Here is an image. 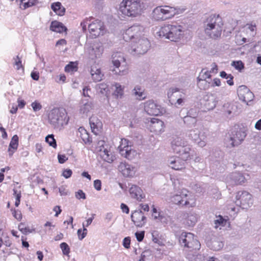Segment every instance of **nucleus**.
<instances>
[{"label":"nucleus","mask_w":261,"mask_h":261,"mask_svg":"<svg viewBox=\"0 0 261 261\" xmlns=\"http://www.w3.org/2000/svg\"><path fill=\"white\" fill-rule=\"evenodd\" d=\"M145 8L141 0H123L120 4L119 11L124 15L136 17Z\"/></svg>","instance_id":"nucleus-3"},{"label":"nucleus","mask_w":261,"mask_h":261,"mask_svg":"<svg viewBox=\"0 0 261 261\" xmlns=\"http://www.w3.org/2000/svg\"><path fill=\"white\" fill-rule=\"evenodd\" d=\"M191 149L187 144L186 145L182 148L180 149L179 152H176L178 154L182 159L188 160L190 158V151Z\"/></svg>","instance_id":"nucleus-35"},{"label":"nucleus","mask_w":261,"mask_h":261,"mask_svg":"<svg viewBox=\"0 0 261 261\" xmlns=\"http://www.w3.org/2000/svg\"><path fill=\"white\" fill-rule=\"evenodd\" d=\"M223 112L224 114L227 117L235 115V106L229 103H225L223 105Z\"/></svg>","instance_id":"nucleus-36"},{"label":"nucleus","mask_w":261,"mask_h":261,"mask_svg":"<svg viewBox=\"0 0 261 261\" xmlns=\"http://www.w3.org/2000/svg\"><path fill=\"white\" fill-rule=\"evenodd\" d=\"M75 197L78 199H86V195L81 190H79L77 192L75 193Z\"/></svg>","instance_id":"nucleus-62"},{"label":"nucleus","mask_w":261,"mask_h":261,"mask_svg":"<svg viewBox=\"0 0 261 261\" xmlns=\"http://www.w3.org/2000/svg\"><path fill=\"white\" fill-rule=\"evenodd\" d=\"M197 120L195 117H192L191 116H186L184 118V122L185 123L187 124H190L191 123L192 124H195L196 123Z\"/></svg>","instance_id":"nucleus-58"},{"label":"nucleus","mask_w":261,"mask_h":261,"mask_svg":"<svg viewBox=\"0 0 261 261\" xmlns=\"http://www.w3.org/2000/svg\"><path fill=\"white\" fill-rule=\"evenodd\" d=\"M208 246L210 249L215 251H218L221 250L224 246V243L223 241L217 239H213L208 243Z\"/></svg>","instance_id":"nucleus-33"},{"label":"nucleus","mask_w":261,"mask_h":261,"mask_svg":"<svg viewBox=\"0 0 261 261\" xmlns=\"http://www.w3.org/2000/svg\"><path fill=\"white\" fill-rule=\"evenodd\" d=\"M16 2L22 10L32 7L37 3V0H16Z\"/></svg>","instance_id":"nucleus-34"},{"label":"nucleus","mask_w":261,"mask_h":261,"mask_svg":"<svg viewBox=\"0 0 261 261\" xmlns=\"http://www.w3.org/2000/svg\"><path fill=\"white\" fill-rule=\"evenodd\" d=\"M114 86L115 88V89L114 91V95L117 99H120L122 98L124 95V86H122L118 83H115Z\"/></svg>","instance_id":"nucleus-37"},{"label":"nucleus","mask_w":261,"mask_h":261,"mask_svg":"<svg viewBox=\"0 0 261 261\" xmlns=\"http://www.w3.org/2000/svg\"><path fill=\"white\" fill-rule=\"evenodd\" d=\"M48 121L52 126L60 130L64 125L67 124L69 118L66 110L63 108H55L50 111L48 114Z\"/></svg>","instance_id":"nucleus-5"},{"label":"nucleus","mask_w":261,"mask_h":261,"mask_svg":"<svg viewBox=\"0 0 261 261\" xmlns=\"http://www.w3.org/2000/svg\"><path fill=\"white\" fill-rule=\"evenodd\" d=\"M14 195H15L16 197V201L15 202V205L16 206H18L20 204V198H21V193H17V191L15 189L13 190Z\"/></svg>","instance_id":"nucleus-61"},{"label":"nucleus","mask_w":261,"mask_h":261,"mask_svg":"<svg viewBox=\"0 0 261 261\" xmlns=\"http://www.w3.org/2000/svg\"><path fill=\"white\" fill-rule=\"evenodd\" d=\"M96 91L98 93L102 95L106 96L109 91L108 85L104 83L97 84L95 87Z\"/></svg>","instance_id":"nucleus-40"},{"label":"nucleus","mask_w":261,"mask_h":261,"mask_svg":"<svg viewBox=\"0 0 261 261\" xmlns=\"http://www.w3.org/2000/svg\"><path fill=\"white\" fill-rule=\"evenodd\" d=\"M150 46V43L146 37L136 38L132 41L129 51L133 55H143L147 52Z\"/></svg>","instance_id":"nucleus-7"},{"label":"nucleus","mask_w":261,"mask_h":261,"mask_svg":"<svg viewBox=\"0 0 261 261\" xmlns=\"http://www.w3.org/2000/svg\"><path fill=\"white\" fill-rule=\"evenodd\" d=\"M98 144L99 146L97 147L96 149L97 151L99 152L100 156L102 158L103 155L105 154H107L110 152V150L108 149L107 148H106L104 146V142L102 141H99L98 142Z\"/></svg>","instance_id":"nucleus-46"},{"label":"nucleus","mask_w":261,"mask_h":261,"mask_svg":"<svg viewBox=\"0 0 261 261\" xmlns=\"http://www.w3.org/2000/svg\"><path fill=\"white\" fill-rule=\"evenodd\" d=\"M231 65L237 70H241L244 68V64L241 61H233L231 63Z\"/></svg>","instance_id":"nucleus-57"},{"label":"nucleus","mask_w":261,"mask_h":261,"mask_svg":"<svg viewBox=\"0 0 261 261\" xmlns=\"http://www.w3.org/2000/svg\"><path fill=\"white\" fill-rule=\"evenodd\" d=\"M89 123L92 132L95 135L99 133L101 127V122L95 116H92L89 119Z\"/></svg>","instance_id":"nucleus-25"},{"label":"nucleus","mask_w":261,"mask_h":261,"mask_svg":"<svg viewBox=\"0 0 261 261\" xmlns=\"http://www.w3.org/2000/svg\"><path fill=\"white\" fill-rule=\"evenodd\" d=\"M176 9L167 5L155 7L152 13V17L156 20H165L176 15Z\"/></svg>","instance_id":"nucleus-8"},{"label":"nucleus","mask_w":261,"mask_h":261,"mask_svg":"<svg viewBox=\"0 0 261 261\" xmlns=\"http://www.w3.org/2000/svg\"><path fill=\"white\" fill-rule=\"evenodd\" d=\"M225 144L226 147L229 148L238 146L237 144H236L234 141L232 139V138L230 134H228V135L226 136L225 138Z\"/></svg>","instance_id":"nucleus-48"},{"label":"nucleus","mask_w":261,"mask_h":261,"mask_svg":"<svg viewBox=\"0 0 261 261\" xmlns=\"http://www.w3.org/2000/svg\"><path fill=\"white\" fill-rule=\"evenodd\" d=\"M79 130L81 134L80 137L85 143H90L92 142L91 138H90L89 135L86 129L83 127H81Z\"/></svg>","instance_id":"nucleus-44"},{"label":"nucleus","mask_w":261,"mask_h":261,"mask_svg":"<svg viewBox=\"0 0 261 261\" xmlns=\"http://www.w3.org/2000/svg\"><path fill=\"white\" fill-rule=\"evenodd\" d=\"M237 93L239 99L248 105L249 102L252 101L254 95L250 90L245 85L239 87L237 89Z\"/></svg>","instance_id":"nucleus-15"},{"label":"nucleus","mask_w":261,"mask_h":261,"mask_svg":"<svg viewBox=\"0 0 261 261\" xmlns=\"http://www.w3.org/2000/svg\"><path fill=\"white\" fill-rule=\"evenodd\" d=\"M129 192L130 196L138 201H142L145 198V195L142 189L137 185H132Z\"/></svg>","instance_id":"nucleus-22"},{"label":"nucleus","mask_w":261,"mask_h":261,"mask_svg":"<svg viewBox=\"0 0 261 261\" xmlns=\"http://www.w3.org/2000/svg\"><path fill=\"white\" fill-rule=\"evenodd\" d=\"M223 25L222 18L218 15H211L204 22L205 33L211 38H218L221 35Z\"/></svg>","instance_id":"nucleus-2"},{"label":"nucleus","mask_w":261,"mask_h":261,"mask_svg":"<svg viewBox=\"0 0 261 261\" xmlns=\"http://www.w3.org/2000/svg\"><path fill=\"white\" fill-rule=\"evenodd\" d=\"M230 135L232 137V139L234 141L236 144H237V145L240 144L246 137L245 133L241 129L233 130L231 132Z\"/></svg>","instance_id":"nucleus-26"},{"label":"nucleus","mask_w":261,"mask_h":261,"mask_svg":"<svg viewBox=\"0 0 261 261\" xmlns=\"http://www.w3.org/2000/svg\"><path fill=\"white\" fill-rule=\"evenodd\" d=\"M229 182L231 185H242L250 179L247 173L242 174L240 172H234L230 175Z\"/></svg>","instance_id":"nucleus-18"},{"label":"nucleus","mask_w":261,"mask_h":261,"mask_svg":"<svg viewBox=\"0 0 261 261\" xmlns=\"http://www.w3.org/2000/svg\"><path fill=\"white\" fill-rule=\"evenodd\" d=\"M198 220V216L196 213H190L187 214L186 217V224L189 226H193Z\"/></svg>","instance_id":"nucleus-39"},{"label":"nucleus","mask_w":261,"mask_h":261,"mask_svg":"<svg viewBox=\"0 0 261 261\" xmlns=\"http://www.w3.org/2000/svg\"><path fill=\"white\" fill-rule=\"evenodd\" d=\"M45 141L54 148H57V143L53 135H48L45 137Z\"/></svg>","instance_id":"nucleus-49"},{"label":"nucleus","mask_w":261,"mask_h":261,"mask_svg":"<svg viewBox=\"0 0 261 261\" xmlns=\"http://www.w3.org/2000/svg\"><path fill=\"white\" fill-rule=\"evenodd\" d=\"M112 63L116 68H119L121 64L125 66L126 63L125 58L122 53L116 52L112 55Z\"/></svg>","instance_id":"nucleus-24"},{"label":"nucleus","mask_w":261,"mask_h":261,"mask_svg":"<svg viewBox=\"0 0 261 261\" xmlns=\"http://www.w3.org/2000/svg\"><path fill=\"white\" fill-rule=\"evenodd\" d=\"M31 106L34 112L39 111L42 109L41 105L37 101H35L34 102H32Z\"/></svg>","instance_id":"nucleus-59"},{"label":"nucleus","mask_w":261,"mask_h":261,"mask_svg":"<svg viewBox=\"0 0 261 261\" xmlns=\"http://www.w3.org/2000/svg\"><path fill=\"white\" fill-rule=\"evenodd\" d=\"M208 134V130L202 126L190 129L187 133V136L200 147L206 145Z\"/></svg>","instance_id":"nucleus-6"},{"label":"nucleus","mask_w":261,"mask_h":261,"mask_svg":"<svg viewBox=\"0 0 261 261\" xmlns=\"http://www.w3.org/2000/svg\"><path fill=\"white\" fill-rule=\"evenodd\" d=\"M179 242L181 246L191 250H199L200 248V243L191 232H182L179 237Z\"/></svg>","instance_id":"nucleus-9"},{"label":"nucleus","mask_w":261,"mask_h":261,"mask_svg":"<svg viewBox=\"0 0 261 261\" xmlns=\"http://www.w3.org/2000/svg\"><path fill=\"white\" fill-rule=\"evenodd\" d=\"M197 86L201 90H207L211 87V82L207 80H197Z\"/></svg>","instance_id":"nucleus-45"},{"label":"nucleus","mask_w":261,"mask_h":261,"mask_svg":"<svg viewBox=\"0 0 261 261\" xmlns=\"http://www.w3.org/2000/svg\"><path fill=\"white\" fill-rule=\"evenodd\" d=\"M245 29L246 30L247 32L250 31V35L253 36L255 34L256 25L255 24L253 25L252 24H247L245 26Z\"/></svg>","instance_id":"nucleus-53"},{"label":"nucleus","mask_w":261,"mask_h":261,"mask_svg":"<svg viewBox=\"0 0 261 261\" xmlns=\"http://www.w3.org/2000/svg\"><path fill=\"white\" fill-rule=\"evenodd\" d=\"M18 229L23 233L24 234H27L29 233H31L33 231H35L34 229H31L28 226H26L25 225V224L24 223H20L18 226Z\"/></svg>","instance_id":"nucleus-47"},{"label":"nucleus","mask_w":261,"mask_h":261,"mask_svg":"<svg viewBox=\"0 0 261 261\" xmlns=\"http://www.w3.org/2000/svg\"><path fill=\"white\" fill-rule=\"evenodd\" d=\"M187 258L190 261H205V257L201 254L189 253L187 255Z\"/></svg>","instance_id":"nucleus-42"},{"label":"nucleus","mask_w":261,"mask_h":261,"mask_svg":"<svg viewBox=\"0 0 261 261\" xmlns=\"http://www.w3.org/2000/svg\"><path fill=\"white\" fill-rule=\"evenodd\" d=\"M182 94L177 88H171L167 92V96L170 102H174L178 97H182Z\"/></svg>","instance_id":"nucleus-29"},{"label":"nucleus","mask_w":261,"mask_h":261,"mask_svg":"<svg viewBox=\"0 0 261 261\" xmlns=\"http://www.w3.org/2000/svg\"><path fill=\"white\" fill-rule=\"evenodd\" d=\"M90 73L92 79L96 82L101 81L103 76V74L101 71L100 68L96 65L92 66Z\"/></svg>","instance_id":"nucleus-27"},{"label":"nucleus","mask_w":261,"mask_h":261,"mask_svg":"<svg viewBox=\"0 0 261 261\" xmlns=\"http://www.w3.org/2000/svg\"><path fill=\"white\" fill-rule=\"evenodd\" d=\"M116 69H114L113 71L114 73L116 75L119 76H123L128 74V67L127 64V63H125V66H123L122 64H121L119 66V68H116Z\"/></svg>","instance_id":"nucleus-41"},{"label":"nucleus","mask_w":261,"mask_h":261,"mask_svg":"<svg viewBox=\"0 0 261 261\" xmlns=\"http://www.w3.org/2000/svg\"><path fill=\"white\" fill-rule=\"evenodd\" d=\"M132 95L139 100H142L146 98L144 90L139 86H136L132 90Z\"/></svg>","instance_id":"nucleus-31"},{"label":"nucleus","mask_w":261,"mask_h":261,"mask_svg":"<svg viewBox=\"0 0 261 261\" xmlns=\"http://www.w3.org/2000/svg\"><path fill=\"white\" fill-rule=\"evenodd\" d=\"M144 111L150 115H160L164 112L161 106L152 99L148 100L144 103Z\"/></svg>","instance_id":"nucleus-14"},{"label":"nucleus","mask_w":261,"mask_h":261,"mask_svg":"<svg viewBox=\"0 0 261 261\" xmlns=\"http://www.w3.org/2000/svg\"><path fill=\"white\" fill-rule=\"evenodd\" d=\"M214 222L215 224V227L217 228L219 226H225L227 223V221L223 219L222 216H220L214 221Z\"/></svg>","instance_id":"nucleus-52"},{"label":"nucleus","mask_w":261,"mask_h":261,"mask_svg":"<svg viewBox=\"0 0 261 261\" xmlns=\"http://www.w3.org/2000/svg\"><path fill=\"white\" fill-rule=\"evenodd\" d=\"M87 51L90 59L93 60L100 58L103 51V47L100 42L94 44L92 46L88 48Z\"/></svg>","instance_id":"nucleus-20"},{"label":"nucleus","mask_w":261,"mask_h":261,"mask_svg":"<svg viewBox=\"0 0 261 261\" xmlns=\"http://www.w3.org/2000/svg\"><path fill=\"white\" fill-rule=\"evenodd\" d=\"M236 205L240 206L243 209H247L253 204V200L251 195L246 191H239L236 196Z\"/></svg>","instance_id":"nucleus-10"},{"label":"nucleus","mask_w":261,"mask_h":261,"mask_svg":"<svg viewBox=\"0 0 261 261\" xmlns=\"http://www.w3.org/2000/svg\"><path fill=\"white\" fill-rule=\"evenodd\" d=\"M77 70V67L75 63L70 62L65 67V71L67 72L73 73Z\"/></svg>","instance_id":"nucleus-51"},{"label":"nucleus","mask_w":261,"mask_h":261,"mask_svg":"<svg viewBox=\"0 0 261 261\" xmlns=\"http://www.w3.org/2000/svg\"><path fill=\"white\" fill-rule=\"evenodd\" d=\"M221 85V81L218 78L213 79L212 83H211V87H215L216 86L219 87Z\"/></svg>","instance_id":"nucleus-63"},{"label":"nucleus","mask_w":261,"mask_h":261,"mask_svg":"<svg viewBox=\"0 0 261 261\" xmlns=\"http://www.w3.org/2000/svg\"><path fill=\"white\" fill-rule=\"evenodd\" d=\"M14 65L16 66V69L19 70L21 67H22L21 60L18 56H16L14 58Z\"/></svg>","instance_id":"nucleus-60"},{"label":"nucleus","mask_w":261,"mask_h":261,"mask_svg":"<svg viewBox=\"0 0 261 261\" xmlns=\"http://www.w3.org/2000/svg\"><path fill=\"white\" fill-rule=\"evenodd\" d=\"M93 108V105L92 102L90 101L85 102L82 101L80 106L79 112L82 115L87 116Z\"/></svg>","instance_id":"nucleus-28"},{"label":"nucleus","mask_w":261,"mask_h":261,"mask_svg":"<svg viewBox=\"0 0 261 261\" xmlns=\"http://www.w3.org/2000/svg\"><path fill=\"white\" fill-rule=\"evenodd\" d=\"M157 34L160 37L176 42L183 36V27L177 24H165L160 29Z\"/></svg>","instance_id":"nucleus-4"},{"label":"nucleus","mask_w":261,"mask_h":261,"mask_svg":"<svg viewBox=\"0 0 261 261\" xmlns=\"http://www.w3.org/2000/svg\"><path fill=\"white\" fill-rule=\"evenodd\" d=\"M179 156H172L169 158L168 164L169 167L176 170H180L184 169L186 166V161Z\"/></svg>","instance_id":"nucleus-19"},{"label":"nucleus","mask_w":261,"mask_h":261,"mask_svg":"<svg viewBox=\"0 0 261 261\" xmlns=\"http://www.w3.org/2000/svg\"><path fill=\"white\" fill-rule=\"evenodd\" d=\"M58 159L60 164H63L68 160V158L65 154H59L58 155Z\"/></svg>","instance_id":"nucleus-64"},{"label":"nucleus","mask_w":261,"mask_h":261,"mask_svg":"<svg viewBox=\"0 0 261 261\" xmlns=\"http://www.w3.org/2000/svg\"><path fill=\"white\" fill-rule=\"evenodd\" d=\"M169 200L173 204L187 208L194 207L196 201L194 195L185 189L172 193Z\"/></svg>","instance_id":"nucleus-1"},{"label":"nucleus","mask_w":261,"mask_h":261,"mask_svg":"<svg viewBox=\"0 0 261 261\" xmlns=\"http://www.w3.org/2000/svg\"><path fill=\"white\" fill-rule=\"evenodd\" d=\"M187 144V142L180 137L174 138L171 143L172 149L174 153L179 152L180 149Z\"/></svg>","instance_id":"nucleus-23"},{"label":"nucleus","mask_w":261,"mask_h":261,"mask_svg":"<svg viewBox=\"0 0 261 261\" xmlns=\"http://www.w3.org/2000/svg\"><path fill=\"white\" fill-rule=\"evenodd\" d=\"M118 149L121 155L128 160L133 159L137 154L136 151L132 148L130 142L126 139H121Z\"/></svg>","instance_id":"nucleus-12"},{"label":"nucleus","mask_w":261,"mask_h":261,"mask_svg":"<svg viewBox=\"0 0 261 261\" xmlns=\"http://www.w3.org/2000/svg\"><path fill=\"white\" fill-rule=\"evenodd\" d=\"M89 32L92 37L96 38L103 35L106 31L103 23L96 19L89 24Z\"/></svg>","instance_id":"nucleus-13"},{"label":"nucleus","mask_w":261,"mask_h":261,"mask_svg":"<svg viewBox=\"0 0 261 261\" xmlns=\"http://www.w3.org/2000/svg\"><path fill=\"white\" fill-rule=\"evenodd\" d=\"M102 159L107 162L111 163L114 160L115 156L113 155L112 152L110 150L109 153L106 154H104L103 155Z\"/></svg>","instance_id":"nucleus-54"},{"label":"nucleus","mask_w":261,"mask_h":261,"mask_svg":"<svg viewBox=\"0 0 261 261\" xmlns=\"http://www.w3.org/2000/svg\"><path fill=\"white\" fill-rule=\"evenodd\" d=\"M217 103V100L216 98L213 95H211L208 97L205 103H204V106L206 109L211 110L214 109L216 107Z\"/></svg>","instance_id":"nucleus-38"},{"label":"nucleus","mask_w":261,"mask_h":261,"mask_svg":"<svg viewBox=\"0 0 261 261\" xmlns=\"http://www.w3.org/2000/svg\"><path fill=\"white\" fill-rule=\"evenodd\" d=\"M60 248L62 251L63 254L68 255L70 253V248L66 243H62L60 244Z\"/></svg>","instance_id":"nucleus-55"},{"label":"nucleus","mask_w":261,"mask_h":261,"mask_svg":"<svg viewBox=\"0 0 261 261\" xmlns=\"http://www.w3.org/2000/svg\"><path fill=\"white\" fill-rule=\"evenodd\" d=\"M211 77L210 72L205 69H202L197 77V80H207L210 79Z\"/></svg>","instance_id":"nucleus-50"},{"label":"nucleus","mask_w":261,"mask_h":261,"mask_svg":"<svg viewBox=\"0 0 261 261\" xmlns=\"http://www.w3.org/2000/svg\"><path fill=\"white\" fill-rule=\"evenodd\" d=\"M50 29L52 31L59 33H63L67 30L66 28L62 23L57 21H53L51 22Z\"/></svg>","instance_id":"nucleus-30"},{"label":"nucleus","mask_w":261,"mask_h":261,"mask_svg":"<svg viewBox=\"0 0 261 261\" xmlns=\"http://www.w3.org/2000/svg\"><path fill=\"white\" fill-rule=\"evenodd\" d=\"M51 8L58 15L63 16L65 14L66 9L60 2L53 3L51 5Z\"/></svg>","instance_id":"nucleus-32"},{"label":"nucleus","mask_w":261,"mask_h":261,"mask_svg":"<svg viewBox=\"0 0 261 261\" xmlns=\"http://www.w3.org/2000/svg\"><path fill=\"white\" fill-rule=\"evenodd\" d=\"M18 137L17 135H14L13 136L12 138L11 139V142L10 143L9 148H8V151L10 152L11 151V149H13V150L12 151V153L11 155L13 154L14 151L16 150L18 147Z\"/></svg>","instance_id":"nucleus-43"},{"label":"nucleus","mask_w":261,"mask_h":261,"mask_svg":"<svg viewBox=\"0 0 261 261\" xmlns=\"http://www.w3.org/2000/svg\"><path fill=\"white\" fill-rule=\"evenodd\" d=\"M144 31L143 26L140 24H134L127 29L123 35L124 40L126 41L135 40L136 38H141L142 33Z\"/></svg>","instance_id":"nucleus-11"},{"label":"nucleus","mask_w":261,"mask_h":261,"mask_svg":"<svg viewBox=\"0 0 261 261\" xmlns=\"http://www.w3.org/2000/svg\"><path fill=\"white\" fill-rule=\"evenodd\" d=\"M148 126L150 132L156 135H161L165 131L164 122L158 118H151L149 122Z\"/></svg>","instance_id":"nucleus-16"},{"label":"nucleus","mask_w":261,"mask_h":261,"mask_svg":"<svg viewBox=\"0 0 261 261\" xmlns=\"http://www.w3.org/2000/svg\"><path fill=\"white\" fill-rule=\"evenodd\" d=\"M92 18H87L83 20L81 22V26L82 28L83 31L85 32L87 30V25L89 26V24H90Z\"/></svg>","instance_id":"nucleus-56"},{"label":"nucleus","mask_w":261,"mask_h":261,"mask_svg":"<svg viewBox=\"0 0 261 261\" xmlns=\"http://www.w3.org/2000/svg\"><path fill=\"white\" fill-rule=\"evenodd\" d=\"M118 170L124 176L130 177L135 175L137 168L135 166L126 162H121L118 166Z\"/></svg>","instance_id":"nucleus-17"},{"label":"nucleus","mask_w":261,"mask_h":261,"mask_svg":"<svg viewBox=\"0 0 261 261\" xmlns=\"http://www.w3.org/2000/svg\"><path fill=\"white\" fill-rule=\"evenodd\" d=\"M131 219L137 227H142L146 223V217L140 210H136L132 213Z\"/></svg>","instance_id":"nucleus-21"}]
</instances>
